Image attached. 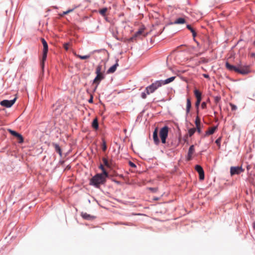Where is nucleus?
Instances as JSON below:
<instances>
[{
    "instance_id": "nucleus-7",
    "label": "nucleus",
    "mask_w": 255,
    "mask_h": 255,
    "mask_svg": "<svg viewBox=\"0 0 255 255\" xmlns=\"http://www.w3.org/2000/svg\"><path fill=\"white\" fill-rule=\"evenodd\" d=\"M16 98H15L12 100H4L0 102V104L1 106L5 107L6 108L11 107L15 103Z\"/></svg>"
},
{
    "instance_id": "nucleus-39",
    "label": "nucleus",
    "mask_w": 255,
    "mask_h": 255,
    "mask_svg": "<svg viewBox=\"0 0 255 255\" xmlns=\"http://www.w3.org/2000/svg\"><path fill=\"white\" fill-rule=\"evenodd\" d=\"M196 128L198 132H199V133H200L201 132V129L200 126L196 127Z\"/></svg>"
},
{
    "instance_id": "nucleus-36",
    "label": "nucleus",
    "mask_w": 255,
    "mask_h": 255,
    "mask_svg": "<svg viewBox=\"0 0 255 255\" xmlns=\"http://www.w3.org/2000/svg\"><path fill=\"white\" fill-rule=\"evenodd\" d=\"M106 149H107V146H106V142L104 141L103 147H102V149L103 151H105L106 150Z\"/></svg>"
},
{
    "instance_id": "nucleus-12",
    "label": "nucleus",
    "mask_w": 255,
    "mask_h": 255,
    "mask_svg": "<svg viewBox=\"0 0 255 255\" xmlns=\"http://www.w3.org/2000/svg\"><path fill=\"white\" fill-rule=\"evenodd\" d=\"M118 59H117L116 60V63H115V64H114V65H113L112 67H111L108 70L107 72L108 73H113L114 72H115V71L117 69V68L118 67V66H119V64H118Z\"/></svg>"
},
{
    "instance_id": "nucleus-21",
    "label": "nucleus",
    "mask_w": 255,
    "mask_h": 255,
    "mask_svg": "<svg viewBox=\"0 0 255 255\" xmlns=\"http://www.w3.org/2000/svg\"><path fill=\"white\" fill-rule=\"evenodd\" d=\"M186 27L192 32L193 37H195L196 36V33L194 29L190 25H187Z\"/></svg>"
},
{
    "instance_id": "nucleus-1",
    "label": "nucleus",
    "mask_w": 255,
    "mask_h": 255,
    "mask_svg": "<svg viewBox=\"0 0 255 255\" xmlns=\"http://www.w3.org/2000/svg\"><path fill=\"white\" fill-rule=\"evenodd\" d=\"M225 66L228 70L231 71H235L242 75H247L251 72L250 66L243 65L241 63L237 66H234L227 62Z\"/></svg>"
},
{
    "instance_id": "nucleus-20",
    "label": "nucleus",
    "mask_w": 255,
    "mask_h": 255,
    "mask_svg": "<svg viewBox=\"0 0 255 255\" xmlns=\"http://www.w3.org/2000/svg\"><path fill=\"white\" fill-rule=\"evenodd\" d=\"M76 7H73L72 8L69 9L67 11H63L62 13L59 14V15H60V16H63V15H64L65 14H67L69 13L70 12L73 11Z\"/></svg>"
},
{
    "instance_id": "nucleus-46",
    "label": "nucleus",
    "mask_w": 255,
    "mask_h": 255,
    "mask_svg": "<svg viewBox=\"0 0 255 255\" xmlns=\"http://www.w3.org/2000/svg\"><path fill=\"white\" fill-rule=\"evenodd\" d=\"M254 44H255V42H254Z\"/></svg>"
},
{
    "instance_id": "nucleus-41",
    "label": "nucleus",
    "mask_w": 255,
    "mask_h": 255,
    "mask_svg": "<svg viewBox=\"0 0 255 255\" xmlns=\"http://www.w3.org/2000/svg\"><path fill=\"white\" fill-rule=\"evenodd\" d=\"M149 189L153 192H155L157 191V189L155 188H149Z\"/></svg>"
},
{
    "instance_id": "nucleus-8",
    "label": "nucleus",
    "mask_w": 255,
    "mask_h": 255,
    "mask_svg": "<svg viewBox=\"0 0 255 255\" xmlns=\"http://www.w3.org/2000/svg\"><path fill=\"white\" fill-rule=\"evenodd\" d=\"M244 171V169L241 167H231L230 169V173L231 175L235 174H239Z\"/></svg>"
},
{
    "instance_id": "nucleus-18",
    "label": "nucleus",
    "mask_w": 255,
    "mask_h": 255,
    "mask_svg": "<svg viewBox=\"0 0 255 255\" xmlns=\"http://www.w3.org/2000/svg\"><path fill=\"white\" fill-rule=\"evenodd\" d=\"M92 127L95 129H98L99 128V124L97 118L93 120L92 122Z\"/></svg>"
},
{
    "instance_id": "nucleus-37",
    "label": "nucleus",
    "mask_w": 255,
    "mask_h": 255,
    "mask_svg": "<svg viewBox=\"0 0 255 255\" xmlns=\"http://www.w3.org/2000/svg\"><path fill=\"white\" fill-rule=\"evenodd\" d=\"M221 138L219 137L215 141L216 143L218 144V145H220V142H221Z\"/></svg>"
},
{
    "instance_id": "nucleus-30",
    "label": "nucleus",
    "mask_w": 255,
    "mask_h": 255,
    "mask_svg": "<svg viewBox=\"0 0 255 255\" xmlns=\"http://www.w3.org/2000/svg\"><path fill=\"white\" fill-rule=\"evenodd\" d=\"M196 127L200 126V120L198 117H197L195 122Z\"/></svg>"
},
{
    "instance_id": "nucleus-17",
    "label": "nucleus",
    "mask_w": 255,
    "mask_h": 255,
    "mask_svg": "<svg viewBox=\"0 0 255 255\" xmlns=\"http://www.w3.org/2000/svg\"><path fill=\"white\" fill-rule=\"evenodd\" d=\"M191 107V103L189 98L187 99V105H186V113H189L190 112V108Z\"/></svg>"
},
{
    "instance_id": "nucleus-3",
    "label": "nucleus",
    "mask_w": 255,
    "mask_h": 255,
    "mask_svg": "<svg viewBox=\"0 0 255 255\" xmlns=\"http://www.w3.org/2000/svg\"><path fill=\"white\" fill-rule=\"evenodd\" d=\"M102 66L99 65L97 66L96 69V77L94 80L93 83L97 85V86L99 84L100 82L104 78V76L102 72Z\"/></svg>"
},
{
    "instance_id": "nucleus-44",
    "label": "nucleus",
    "mask_w": 255,
    "mask_h": 255,
    "mask_svg": "<svg viewBox=\"0 0 255 255\" xmlns=\"http://www.w3.org/2000/svg\"><path fill=\"white\" fill-rule=\"evenodd\" d=\"M89 103H92L93 102V97H92L89 100Z\"/></svg>"
},
{
    "instance_id": "nucleus-45",
    "label": "nucleus",
    "mask_w": 255,
    "mask_h": 255,
    "mask_svg": "<svg viewBox=\"0 0 255 255\" xmlns=\"http://www.w3.org/2000/svg\"><path fill=\"white\" fill-rule=\"evenodd\" d=\"M253 229L255 230V222H254L253 224Z\"/></svg>"
},
{
    "instance_id": "nucleus-5",
    "label": "nucleus",
    "mask_w": 255,
    "mask_h": 255,
    "mask_svg": "<svg viewBox=\"0 0 255 255\" xmlns=\"http://www.w3.org/2000/svg\"><path fill=\"white\" fill-rule=\"evenodd\" d=\"M41 40L43 46L42 60V62L41 63V66L42 68L43 69L44 66V61L46 60L47 57L48 52V44L44 38H42Z\"/></svg>"
},
{
    "instance_id": "nucleus-25",
    "label": "nucleus",
    "mask_w": 255,
    "mask_h": 255,
    "mask_svg": "<svg viewBox=\"0 0 255 255\" xmlns=\"http://www.w3.org/2000/svg\"><path fill=\"white\" fill-rule=\"evenodd\" d=\"M196 130V128H191L188 130V134L189 136H192Z\"/></svg>"
},
{
    "instance_id": "nucleus-4",
    "label": "nucleus",
    "mask_w": 255,
    "mask_h": 255,
    "mask_svg": "<svg viewBox=\"0 0 255 255\" xmlns=\"http://www.w3.org/2000/svg\"><path fill=\"white\" fill-rule=\"evenodd\" d=\"M161 84L162 83L160 81H156L150 85L147 86L145 88L146 93L147 94L153 93L156 89L161 86Z\"/></svg>"
},
{
    "instance_id": "nucleus-2",
    "label": "nucleus",
    "mask_w": 255,
    "mask_h": 255,
    "mask_svg": "<svg viewBox=\"0 0 255 255\" xmlns=\"http://www.w3.org/2000/svg\"><path fill=\"white\" fill-rule=\"evenodd\" d=\"M108 176L107 172H105L104 174H97L93 177L90 180V184L99 187L101 184H104L106 181V178Z\"/></svg>"
},
{
    "instance_id": "nucleus-34",
    "label": "nucleus",
    "mask_w": 255,
    "mask_h": 255,
    "mask_svg": "<svg viewBox=\"0 0 255 255\" xmlns=\"http://www.w3.org/2000/svg\"><path fill=\"white\" fill-rule=\"evenodd\" d=\"M99 168L102 171V173L101 174H104V171L105 172H107L103 165L101 164L100 166H99Z\"/></svg>"
},
{
    "instance_id": "nucleus-27",
    "label": "nucleus",
    "mask_w": 255,
    "mask_h": 255,
    "mask_svg": "<svg viewBox=\"0 0 255 255\" xmlns=\"http://www.w3.org/2000/svg\"><path fill=\"white\" fill-rule=\"evenodd\" d=\"M16 137H17L19 143H21L23 142V138L20 134L18 133V135H16Z\"/></svg>"
},
{
    "instance_id": "nucleus-28",
    "label": "nucleus",
    "mask_w": 255,
    "mask_h": 255,
    "mask_svg": "<svg viewBox=\"0 0 255 255\" xmlns=\"http://www.w3.org/2000/svg\"><path fill=\"white\" fill-rule=\"evenodd\" d=\"M8 131L11 134H12V135L14 136H16V135H18V133H17V132H16L15 131H14L11 129H8Z\"/></svg>"
},
{
    "instance_id": "nucleus-35",
    "label": "nucleus",
    "mask_w": 255,
    "mask_h": 255,
    "mask_svg": "<svg viewBox=\"0 0 255 255\" xmlns=\"http://www.w3.org/2000/svg\"><path fill=\"white\" fill-rule=\"evenodd\" d=\"M69 43H67L64 44V48L66 50H68L69 49Z\"/></svg>"
},
{
    "instance_id": "nucleus-43",
    "label": "nucleus",
    "mask_w": 255,
    "mask_h": 255,
    "mask_svg": "<svg viewBox=\"0 0 255 255\" xmlns=\"http://www.w3.org/2000/svg\"><path fill=\"white\" fill-rule=\"evenodd\" d=\"M203 76L206 78H208L209 77V75L206 74H203Z\"/></svg>"
},
{
    "instance_id": "nucleus-10",
    "label": "nucleus",
    "mask_w": 255,
    "mask_h": 255,
    "mask_svg": "<svg viewBox=\"0 0 255 255\" xmlns=\"http://www.w3.org/2000/svg\"><path fill=\"white\" fill-rule=\"evenodd\" d=\"M195 152V148H194V145H192L190 146L188 152V155L187 157V160H190L192 158V155Z\"/></svg>"
},
{
    "instance_id": "nucleus-19",
    "label": "nucleus",
    "mask_w": 255,
    "mask_h": 255,
    "mask_svg": "<svg viewBox=\"0 0 255 255\" xmlns=\"http://www.w3.org/2000/svg\"><path fill=\"white\" fill-rule=\"evenodd\" d=\"M185 22V20L184 18L180 17L177 18L175 21V24H183Z\"/></svg>"
},
{
    "instance_id": "nucleus-33",
    "label": "nucleus",
    "mask_w": 255,
    "mask_h": 255,
    "mask_svg": "<svg viewBox=\"0 0 255 255\" xmlns=\"http://www.w3.org/2000/svg\"><path fill=\"white\" fill-rule=\"evenodd\" d=\"M201 99L202 98H198L197 99V101H196V104H195V106L196 107H198L200 104V102L201 101Z\"/></svg>"
},
{
    "instance_id": "nucleus-13",
    "label": "nucleus",
    "mask_w": 255,
    "mask_h": 255,
    "mask_svg": "<svg viewBox=\"0 0 255 255\" xmlns=\"http://www.w3.org/2000/svg\"><path fill=\"white\" fill-rule=\"evenodd\" d=\"M217 127L215 126L209 128L208 130L206 131L205 135H209L213 134L216 130Z\"/></svg>"
},
{
    "instance_id": "nucleus-31",
    "label": "nucleus",
    "mask_w": 255,
    "mask_h": 255,
    "mask_svg": "<svg viewBox=\"0 0 255 255\" xmlns=\"http://www.w3.org/2000/svg\"><path fill=\"white\" fill-rule=\"evenodd\" d=\"M103 162H104V164H105L106 166H107V167H110V164H109V162H108V160L106 158H104L103 159Z\"/></svg>"
},
{
    "instance_id": "nucleus-32",
    "label": "nucleus",
    "mask_w": 255,
    "mask_h": 255,
    "mask_svg": "<svg viewBox=\"0 0 255 255\" xmlns=\"http://www.w3.org/2000/svg\"><path fill=\"white\" fill-rule=\"evenodd\" d=\"M230 106H231V110L232 111H235L237 110V107L236 105H234L232 103H230Z\"/></svg>"
},
{
    "instance_id": "nucleus-38",
    "label": "nucleus",
    "mask_w": 255,
    "mask_h": 255,
    "mask_svg": "<svg viewBox=\"0 0 255 255\" xmlns=\"http://www.w3.org/2000/svg\"><path fill=\"white\" fill-rule=\"evenodd\" d=\"M201 107L202 109H205L206 107V103L205 102H203L201 104Z\"/></svg>"
},
{
    "instance_id": "nucleus-16",
    "label": "nucleus",
    "mask_w": 255,
    "mask_h": 255,
    "mask_svg": "<svg viewBox=\"0 0 255 255\" xmlns=\"http://www.w3.org/2000/svg\"><path fill=\"white\" fill-rule=\"evenodd\" d=\"M74 55L76 57H77L78 58H79L80 59H82V60L88 59V58H89L90 57V55H85V56H81L80 55L76 54V52H74Z\"/></svg>"
},
{
    "instance_id": "nucleus-22",
    "label": "nucleus",
    "mask_w": 255,
    "mask_h": 255,
    "mask_svg": "<svg viewBox=\"0 0 255 255\" xmlns=\"http://www.w3.org/2000/svg\"><path fill=\"white\" fill-rule=\"evenodd\" d=\"M81 216L84 219L86 220H90L92 218V216L86 213H82Z\"/></svg>"
},
{
    "instance_id": "nucleus-15",
    "label": "nucleus",
    "mask_w": 255,
    "mask_h": 255,
    "mask_svg": "<svg viewBox=\"0 0 255 255\" xmlns=\"http://www.w3.org/2000/svg\"><path fill=\"white\" fill-rule=\"evenodd\" d=\"M53 146L55 148V150L59 153L60 156H62V151L59 145L55 143L52 144Z\"/></svg>"
},
{
    "instance_id": "nucleus-26",
    "label": "nucleus",
    "mask_w": 255,
    "mask_h": 255,
    "mask_svg": "<svg viewBox=\"0 0 255 255\" xmlns=\"http://www.w3.org/2000/svg\"><path fill=\"white\" fill-rule=\"evenodd\" d=\"M108 10V8L106 7L103 8L99 10V13L103 16L106 15V13Z\"/></svg>"
},
{
    "instance_id": "nucleus-6",
    "label": "nucleus",
    "mask_w": 255,
    "mask_h": 255,
    "mask_svg": "<svg viewBox=\"0 0 255 255\" xmlns=\"http://www.w3.org/2000/svg\"><path fill=\"white\" fill-rule=\"evenodd\" d=\"M169 128L167 126H164L161 128L159 131V134L162 143H166V139L168 136Z\"/></svg>"
},
{
    "instance_id": "nucleus-42",
    "label": "nucleus",
    "mask_w": 255,
    "mask_h": 255,
    "mask_svg": "<svg viewBox=\"0 0 255 255\" xmlns=\"http://www.w3.org/2000/svg\"><path fill=\"white\" fill-rule=\"evenodd\" d=\"M129 165L131 167H135L136 165L132 162H129Z\"/></svg>"
},
{
    "instance_id": "nucleus-40",
    "label": "nucleus",
    "mask_w": 255,
    "mask_h": 255,
    "mask_svg": "<svg viewBox=\"0 0 255 255\" xmlns=\"http://www.w3.org/2000/svg\"><path fill=\"white\" fill-rule=\"evenodd\" d=\"M220 97H216L215 98V100L216 103H218L220 100Z\"/></svg>"
},
{
    "instance_id": "nucleus-29",
    "label": "nucleus",
    "mask_w": 255,
    "mask_h": 255,
    "mask_svg": "<svg viewBox=\"0 0 255 255\" xmlns=\"http://www.w3.org/2000/svg\"><path fill=\"white\" fill-rule=\"evenodd\" d=\"M148 95V94L146 93V91L145 90L144 92L141 93V97L143 99H145L147 98V95Z\"/></svg>"
},
{
    "instance_id": "nucleus-11",
    "label": "nucleus",
    "mask_w": 255,
    "mask_h": 255,
    "mask_svg": "<svg viewBox=\"0 0 255 255\" xmlns=\"http://www.w3.org/2000/svg\"><path fill=\"white\" fill-rule=\"evenodd\" d=\"M153 139L155 144L157 145L159 144L160 141L158 137V128H157L154 129L153 131Z\"/></svg>"
},
{
    "instance_id": "nucleus-14",
    "label": "nucleus",
    "mask_w": 255,
    "mask_h": 255,
    "mask_svg": "<svg viewBox=\"0 0 255 255\" xmlns=\"http://www.w3.org/2000/svg\"><path fill=\"white\" fill-rule=\"evenodd\" d=\"M175 77H170V78L166 79L164 81L160 80L159 81L162 83L161 84V86H162L163 85H165V84H168V83L172 82L175 79Z\"/></svg>"
},
{
    "instance_id": "nucleus-9",
    "label": "nucleus",
    "mask_w": 255,
    "mask_h": 255,
    "mask_svg": "<svg viewBox=\"0 0 255 255\" xmlns=\"http://www.w3.org/2000/svg\"><path fill=\"white\" fill-rule=\"evenodd\" d=\"M195 168L199 174V179L203 180L204 179V172L203 168L199 165H196Z\"/></svg>"
},
{
    "instance_id": "nucleus-23",
    "label": "nucleus",
    "mask_w": 255,
    "mask_h": 255,
    "mask_svg": "<svg viewBox=\"0 0 255 255\" xmlns=\"http://www.w3.org/2000/svg\"><path fill=\"white\" fill-rule=\"evenodd\" d=\"M194 94H195V96L196 99L202 98L201 93L199 90L196 89L194 91Z\"/></svg>"
},
{
    "instance_id": "nucleus-24",
    "label": "nucleus",
    "mask_w": 255,
    "mask_h": 255,
    "mask_svg": "<svg viewBox=\"0 0 255 255\" xmlns=\"http://www.w3.org/2000/svg\"><path fill=\"white\" fill-rule=\"evenodd\" d=\"M143 29H140L137 32H135L134 35V37H136L141 35L143 32Z\"/></svg>"
}]
</instances>
